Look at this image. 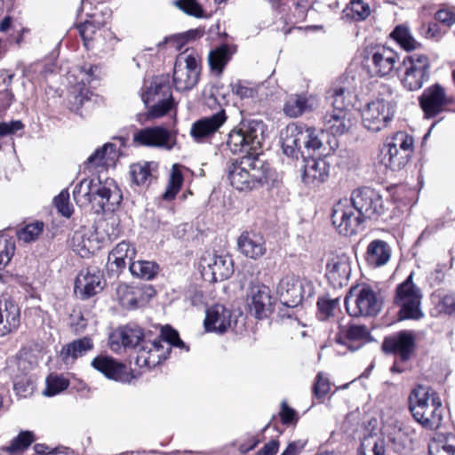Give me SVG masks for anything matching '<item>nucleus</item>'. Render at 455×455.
<instances>
[{
	"instance_id": "nucleus-1",
	"label": "nucleus",
	"mask_w": 455,
	"mask_h": 455,
	"mask_svg": "<svg viewBox=\"0 0 455 455\" xmlns=\"http://www.w3.org/2000/svg\"><path fill=\"white\" fill-rule=\"evenodd\" d=\"M264 129L262 121L247 120L228 134L227 148L233 154L247 153L231 161L227 168L230 185L238 191H251L267 182L269 165L257 152L261 146Z\"/></svg>"
},
{
	"instance_id": "nucleus-2",
	"label": "nucleus",
	"mask_w": 455,
	"mask_h": 455,
	"mask_svg": "<svg viewBox=\"0 0 455 455\" xmlns=\"http://www.w3.org/2000/svg\"><path fill=\"white\" fill-rule=\"evenodd\" d=\"M409 408L413 419L424 428L436 430L441 427L444 408L431 388L421 385L415 387L409 396Z\"/></svg>"
},
{
	"instance_id": "nucleus-3",
	"label": "nucleus",
	"mask_w": 455,
	"mask_h": 455,
	"mask_svg": "<svg viewBox=\"0 0 455 455\" xmlns=\"http://www.w3.org/2000/svg\"><path fill=\"white\" fill-rule=\"evenodd\" d=\"M141 99L148 109V119L165 116L174 107L169 76L162 75L154 77L149 85H146Z\"/></svg>"
},
{
	"instance_id": "nucleus-4",
	"label": "nucleus",
	"mask_w": 455,
	"mask_h": 455,
	"mask_svg": "<svg viewBox=\"0 0 455 455\" xmlns=\"http://www.w3.org/2000/svg\"><path fill=\"white\" fill-rule=\"evenodd\" d=\"M73 196L77 202L91 203L100 199L99 205L102 209L114 210L118 205L122 196L113 180H107L102 184L100 180L95 182L92 179L82 180L74 188Z\"/></svg>"
},
{
	"instance_id": "nucleus-5",
	"label": "nucleus",
	"mask_w": 455,
	"mask_h": 455,
	"mask_svg": "<svg viewBox=\"0 0 455 455\" xmlns=\"http://www.w3.org/2000/svg\"><path fill=\"white\" fill-rule=\"evenodd\" d=\"M413 273L396 286L394 303L399 307V318L402 320H419L424 317L421 309L422 291L413 283Z\"/></svg>"
},
{
	"instance_id": "nucleus-6",
	"label": "nucleus",
	"mask_w": 455,
	"mask_h": 455,
	"mask_svg": "<svg viewBox=\"0 0 455 455\" xmlns=\"http://www.w3.org/2000/svg\"><path fill=\"white\" fill-rule=\"evenodd\" d=\"M413 137L404 132L388 138L382 149L385 165L394 172L403 169L413 153Z\"/></svg>"
},
{
	"instance_id": "nucleus-7",
	"label": "nucleus",
	"mask_w": 455,
	"mask_h": 455,
	"mask_svg": "<svg viewBox=\"0 0 455 455\" xmlns=\"http://www.w3.org/2000/svg\"><path fill=\"white\" fill-rule=\"evenodd\" d=\"M344 302L347 313L354 317L374 316L382 305L373 289L365 284L351 288Z\"/></svg>"
},
{
	"instance_id": "nucleus-8",
	"label": "nucleus",
	"mask_w": 455,
	"mask_h": 455,
	"mask_svg": "<svg viewBox=\"0 0 455 455\" xmlns=\"http://www.w3.org/2000/svg\"><path fill=\"white\" fill-rule=\"evenodd\" d=\"M403 86L411 92L422 88L430 78V60L425 54L412 53L403 59Z\"/></svg>"
},
{
	"instance_id": "nucleus-9",
	"label": "nucleus",
	"mask_w": 455,
	"mask_h": 455,
	"mask_svg": "<svg viewBox=\"0 0 455 455\" xmlns=\"http://www.w3.org/2000/svg\"><path fill=\"white\" fill-rule=\"evenodd\" d=\"M331 220L340 235L349 236L359 232L365 220L356 212L350 200L344 198L333 205Z\"/></svg>"
},
{
	"instance_id": "nucleus-10",
	"label": "nucleus",
	"mask_w": 455,
	"mask_h": 455,
	"mask_svg": "<svg viewBox=\"0 0 455 455\" xmlns=\"http://www.w3.org/2000/svg\"><path fill=\"white\" fill-rule=\"evenodd\" d=\"M199 60L193 55L180 54L177 57L173 68V84L179 92L193 89L199 80Z\"/></svg>"
},
{
	"instance_id": "nucleus-11",
	"label": "nucleus",
	"mask_w": 455,
	"mask_h": 455,
	"mask_svg": "<svg viewBox=\"0 0 455 455\" xmlns=\"http://www.w3.org/2000/svg\"><path fill=\"white\" fill-rule=\"evenodd\" d=\"M349 200L364 220L378 219L385 212L384 202L380 194L368 187L354 190Z\"/></svg>"
},
{
	"instance_id": "nucleus-12",
	"label": "nucleus",
	"mask_w": 455,
	"mask_h": 455,
	"mask_svg": "<svg viewBox=\"0 0 455 455\" xmlns=\"http://www.w3.org/2000/svg\"><path fill=\"white\" fill-rule=\"evenodd\" d=\"M394 111L389 102L377 99L369 102L362 113L363 125L369 131L376 132L385 128L392 120Z\"/></svg>"
},
{
	"instance_id": "nucleus-13",
	"label": "nucleus",
	"mask_w": 455,
	"mask_h": 455,
	"mask_svg": "<svg viewBox=\"0 0 455 455\" xmlns=\"http://www.w3.org/2000/svg\"><path fill=\"white\" fill-rule=\"evenodd\" d=\"M149 334L136 323H128L119 327L109 339L110 347L118 351L121 347L139 350L149 339Z\"/></svg>"
},
{
	"instance_id": "nucleus-14",
	"label": "nucleus",
	"mask_w": 455,
	"mask_h": 455,
	"mask_svg": "<svg viewBox=\"0 0 455 455\" xmlns=\"http://www.w3.org/2000/svg\"><path fill=\"white\" fill-rule=\"evenodd\" d=\"M416 347V336L411 331L403 330L385 337L382 350L394 354L402 362L411 359Z\"/></svg>"
},
{
	"instance_id": "nucleus-15",
	"label": "nucleus",
	"mask_w": 455,
	"mask_h": 455,
	"mask_svg": "<svg viewBox=\"0 0 455 455\" xmlns=\"http://www.w3.org/2000/svg\"><path fill=\"white\" fill-rule=\"evenodd\" d=\"M200 267L204 278L213 283L229 278L234 272L233 260L228 255H204L201 258Z\"/></svg>"
},
{
	"instance_id": "nucleus-16",
	"label": "nucleus",
	"mask_w": 455,
	"mask_h": 455,
	"mask_svg": "<svg viewBox=\"0 0 455 455\" xmlns=\"http://www.w3.org/2000/svg\"><path fill=\"white\" fill-rule=\"evenodd\" d=\"M134 141L142 146L171 150L176 144V135L163 126L148 127L134 134Z\"/></svg>"
},
{
	"instance_id": "nucleus-17",
	"label": "nucleus",
	"mask_w": 455,
	"mask_h": 455,
	"mask_svg": "<svg viewBox=\"0 0 455 455\" xmlns=\"http://www.w3.org/2000/svg\"><path fill=\"white\" fill-rule=\"evenodd\" d=\"M227 115L224 109L209 116H204L194 122L190 128V135L197 143H204L225 124Z\"/></svg>"
},
{
	"instance_id": "nucleus-18",
	"label": "nucleus",
	"mask_w": 455,
	"mask_h": 455,
	"mask_svg": "<svg viewBox=\"0 0 455 455\" xmlns=\"http://www.w3.org/2000/svg\"><path fill=\"white\" fill-rule=\"evenodd\" d=\"M325 275L333 288L347 285L351 275L349 257L346 254L331 255L326 264Z\"/></svg>"
},
{
	"instance_id": "nucleus-19",
	"label": "nucleus",
	"mask_w": 455,
	"mask_h": 455,
	"mask_svg": "<svg viewBox=\"0 0 455 455\" xmlns=\"http://www.w3.org/2000/svg\"><path fill=\"white\" fill-rule=\"evenodd\" d=\"M419 104L427 117H434L451 103L444 88L439 84L427 88L419 98Z\"/></svg>"
},
{
	"instance_id": "nucleus-20",
	"label": "nucleus",
	"mask_w": 455,
	"mask_h": 455,
	"mask_svg": "<svg viewBox=\"0 0 455 455\" xmlns=\"http://www.w3.org/2000/svg\"><path fill=\"white\" fill-rule=\"evenodd\" d=\"M303 283L294 275H286L277 284L276 293L286 307H296L303 299Z\"/></svg>"
},
{
	"instance_id": "nucleus-21",
	"label": "nucleus",
	"mask_w": 455,
	"mask_h": 455,
	"mask_svg": "<svg viewBox=\"0 0 455 455\" xmlns=\"http://www.w3.org/2000/svg\"><path fill=\"white\" fill-rule=\"evenodd\" d=\"M102 289V275L96 267L84 268L77 275L75 293L81 299H88Z\"/></svg>"
},
{
	"instance_id": "nucleus-22",
	"label": "nucleus",
	"mask_w": 455,
	"mask_h": 455,
	"mask_svg": "<svg viewBox=\"0 0 455 455\" xmlns=\"http://www.w3.org/2000/svg\"><path fill=\"white\" fill-rule=\"evenodd\" d=\"M20 324V308L8 295L0 296V337L15 331Z\"/></svg>"
},
{
	"instance_id": "nucleus-23",
	"label": "nucleus",
	"mask_w": 455,
	"mask_h": 455,
	"mask_svg": "<svg viewBox=\"0 0 455 455\" xmlns=\"http://www.w3.org/2000/svg\"><path fill=\"white\" fill-rule=\"evenodd\" d=\"M137 352L136 364L140 368L148 369L156 367L165 360L168 353L161 339H152L151 338Z\"/></svg>"
},
{
	"instance_id": "nucleus-24",
	"label": "nucleus",
	"mask_w": 455,
	"mask_h": 455,
	"mask_svg": "<svg viewBox=\"0 0 455 455\" xmlns=\"http://www.w3.org/2000/svg\"><path fill=\"white\" fill-rule=\"evenodd\" d=\"M304 133V126L290 124L282 132V148L283 153L289 157L298 158L303 156L302 147L307 138Z\"/></svg>"
},
{
	"instance_id": "nucleus-25",
	"label": "nucleus",
	"mask_w": 455,
	"mask_h": 455,
	"mask_svg": "<svg viewBox=\"0 0 455 455\" xmlns=\"http://www.w3.org/2000/svg\"><path fill=\"white\" fill-rule=\"evenodd\" d=\"M237 246L243 255L251 259L263 257L267 251L264 236L253 231L243 232L237 239Z\"/></svg>"
},
{
	"instance_id": "nucleus-26",
	"label": "nucleus",
	"mask_w": 455,
	"mask_h": 455,
	"mask_svg": "<svg viewBox=\"0 0 455 455\" xmlns=\"http://www.w3.org/2000/svg\"><path fill=\"white\" fill-rule=\"evenodd\" d=\"M232 313L224 306L217 304L206 310L204 328L207 331L224 333L232 327Z\"/></svg>"
},
{
	"instance_id": "nucleus-27",
	"label": "nucleus",
	"mask_w": 455,
	"mask_h": 455,
	"mask_svg": "<svg viewBox=\"0 0 455 455\" xmlns=\"http://www.w3.org/2000/svg\"><path fill=\"white\" fill-rule=\"evenodd\" d=\"M371 339L368 328L364 325L351 324L340 327L336 337L337 343L347 347L351 351L359 349L362 345Z\"/></svg>"
},
{
	"instance_id": "nucleus-28",
	"label": "nucleus",
	"mask_w": 455,
	"mask_h": 455,
	"mask_svg": "<svg viewBox=\"0 0 455 455\" xmlns=\"http://www.w3.org/2000/svg\"><path fill=\"white\" fill-rule=\"evenodd\" d=\"M330 164L323 158L305 160L302 174L303 182L308 187H318L328 180Z\"/></svg>"
},
{
	"instance_id": "nucleus-29",
	"label": "nucleus",
	"mask_w": 455,
	"mask_h": 455,
	"mask_svg": "<svg viewBox=\"0 0 455 455\" xmlns=\"http://www.w3.org/2000/svg\"><path fill=\"white\" fill-rule=\"evenodd\" d=\"M398 60V54L392 49L378 47L371 55L370 68L376 76H384L395 69Z\"/></svg>"
},
{
	"instance_id": "nucleus-30",
	"label": "nucleus",
	"mask_w": 455,
	"mask_h": 455,
	"mask_svg": "<svg viewBox=\"0 0 455 455\" xmlns=\"http://www.w3.org/2000/svg\"><path fill=\"white\" fill-rule=\"evenodd\" d=\"M269 288L265 285L254 286L251 290L250 311L258 319L267 318L273 311Z\"/></svg>"
},
{
	"instance_id": "nucleus-31",
	"label": "nucleus",
	"mask_w": 455,
	"mask_h": 455,
	"mask_svg": "<svg viewBox=\"0 0 455 455\" xmlns=\"http://www.w3.org/2000/svg\"><path fill=\"white\" fill-rule=\"evenodd\" d=\"M317 105L318 100L312 94H291L287 97L283 110L287 116L296 118L312 111Z\"/></svg>"
},
{
	"instance_id": "nucleus-32",
	"label": "nucleus",
	"mask_w": 455,
	"mask_h": 455,
	"mask_svg": "<svg viewBox=\"0 0 455 455\" xmlns=\"http://www.w3.org/2000/svg\"><path fill=\"white\" fill-rule=\"evenodd\" d=\"M117 299L126 309H136L145 303L143 290L139 286L121 283L116 288Z\"/></svg>"
},
{
	"instance_id": "nucleus-33",
	"label": "nucleus",
	"mask_w": 455,
	"mask_h": 455,
	"mask_svg": "<svg viewBox=\"0 0 455 455\" xmlns=\"http://www.w3.org/2000/svg\"><path fill=\"white\" fill-rule=\"evenodd\" d=\"M391 257V248L383 240L371 241L366 251L365 259L369 266L379 267L386 265Z\"/></svg>"
},
{
	"instance_id": "nucleus-34",
	"label": "nucleus",
	"mask_w": 455,
	"mask_h": 455,
	"mask_svg": "<svg viewBox=\"0 0 455 455\" xmlns=\"http://www.w3.org/2000/svg\"><path fill=\"white\" fill-rule=\"evenodd\" d=\"M92 366L104 374L108 379L122 380L125 372V366L117 363L109 356H97L92 361Z\"/></svg>"
},
{
	"instance_id": "nucleus-35",
	"label": "nucleus",
	"mask_w": 455,
	"mask_h": 455,
	"mask_svg": "<svg viewBox=\"0 0 455 455\" xmlns=\"http://www.w3.org/2000/svg\"><path fill=\"white\" fill-rule=\"evenodd\" d=\"M323 123L324 129L334 136L345 134L350 127V120L347 117L345 111L327 112L323 118Z\"/></svg>"
},
{
	"instance_id": "nucleus-36",
	"label": "nucleus",
	"mask_w": 455,
	"mask_h": 455,
	"mask_svg": "<svg viewBox=\"0 0 455 455\" xmlns=\"http://www.w3.org/2000/svg\"><path fill=\"white\" fill-rule=\"evenodd\" d=\"M70 246L81 257H87L95 250L94 241L91 238L90 231L84 228L76 230L70 238Z\"/></svg>"
},
{
	"instance_id": "nucleus-37",
	"label": "nucleus",
	"mask_w": 455,
	"mask_h": 455,
	"mask_svg": "<svg viewBox=\"0 0 455 455\" xmlns=\"http://www.w3.org/2000/svg\"><path fill=\"white\" fill-rule=\"evenodd\" d=\"M415 437V430L411 426L405 425L393 429L388 435V440L395 451H402L412 444Z\"/></svg>"
},
{
	"instance_id": "nucleus-38",
	"label": "nucleus",
	"mask_w": 455,
	"mask_h": 455,
	"mask_svg": "<svg viewBox=\"0 0 455 455\" xmlns=\"http://www.w3.org/2000/svg\"><path fill=\"white\" fill-rule=\"evenodd\" d=\"M93 344L90 338L84 337L82 339H76L61 349V356L66 363L69 360L72 362L78 357L83 356L88 351L92 349Z\"/></svg>"
},
{
	"instance_id": "nucleus-39",
	"label": "nucleus",
	"mask_w": 455,
	"mask_h": 455,
	"mask_svg": "<svg viewBox=\"0 0 455 455\" xmlns=\"http://www.w3.org/2000/svg\"><path fill=\"white\" fill-rule=\"evenodd\" d=\"M328 98L331 100L333 110L345 111L352 106L353 95L344 86H335L328 92Z\"/></svg>"
},
{
	"instance_id": "nucleus-40",
	"label": "nucleus",
	"mask_w": 455,
	"mask_h": 455,
	"mask_svg": "<svg viewBox=\"0 0 455 455\" xmlns=\"http://www.w3.org/2000/svg\"><path fill=\"white\" fill-rule=\"evenodd\" d=\"M129 269L133 276L151 280L159 271V266L155 261L137 260L131 262Z\"/></svg>"
},
{
	"instance_id": "nucleus-41",
	"label": "nucleus",
	"mask_w": 455,
	"mask_h": 455,
	"mask_svg": "<svg viewBox=\"0 0 455 455\" xmlns=\"http://www.w3.org/2000/svg\"><path fill=\"white\" fill-rule=\"evenodd\" d=\"M116 156V146L106 143L88 157L87 163L93 166L108 165V161H114Z\"/></svg>"
},
{
	"instance_id": "nucleus-42",
	"label": "nucleus",
	"mask_w": 455,
	"mask_h": 455,
	"mask_svg": "<svg viewBox=\"0 0 455 455\" xmlns=\"http://www.w3.org/2000/svg\"><path fill=\"white\" fill-rule=\"evenodd\" d=\"M230 57L229 48L226 44L212 50L208 56L211 69L216 72L217 75H220L225 66L229 61Z\"/></svg>"
},
{
	"instance_id": "nucleus-43",
	"label": "nucleus",
	"mask_w": 455,
	"mask_h": 455,
	"mask_svg": "<svg viewBox=\"0 0 455 455\" xmlns=\"http://www.w3.org/2000/svg\"><path fill=\"white\" fill-rule=\"evenodd\" d=\"M34 440L33 432L22 431L11 441L8 446L4 447L3 451L11 455L21 453L30 446Z\"/></svg>"
},
{
	"instance_id": "nucleus-44",
	"label": "nucleus",
	"mask_w": 455,
	"mask_h": 455,
	"mask_svg": "<svg viewBox=\"0 0 455 455\" xmlns=\"http://www.w3.org/2000/svg\"><path fill=\"white\" fill-rule=\"evenodd\" d=\"M359 455H385V442L379 436L365 437L362 443Z\"/></svg>"
},
{
	"instance_id": "nucleus-45",
	"label": "nucleus",
	"mask_w": 455,
	"mask_h": 455,
	"mask_svg": "<svg viewBox=\"0 0 455 455\" xmlns=\"http://www.w3.org/2000/svg\"><path fill=\"white\" fill-rule=\"evenodd\" d=\"M132 180L136 185H145L152 179L149 163H138L130 166Z\"/></svg>"
},
{
	"instance_id": "nucleus-46",
	"label": "nucleus",
	"mask_w": 455,
	"mask_h": 455,
	"mask_svg": "<svg viewBox=\"0 0 455 455\" xmlns=\"http://www.w3.org/2000/svg\"><path fill=\"white\" fill-rule=\"evenodd\" d=\"M69 385L68 380L59 374H50L46 379V387L43 394L45 396H53L67 389Z\"/></svg>"
},
{
	"instance_id": "nucleus-47",
	"label": "nucleus",
	"mask_w": 455,
	"mask_h": 455,
	"mask_svg": "<svg viewBox=\"0 0 455 455\" xmlns=\"http://www.w3.org/2000/svg\"><path fill=\"white\" fill-rule=\"evenodd\" d=\"M391 36L406 51L414 50L419 45L409 29L405 27L397 26L391 33Z\"/></svg>"
},
{
	"instance_id": "nucleus-48",
	"label": "nucleus",
	"mask_w": 455,
	"mask_h": 455,
	"mask_svg": "<svg viewBox=\"0 0 455 455\" xmlns=\"http://www.w3.org/2000/svg\"><path fill=\"white\" fill-rule=\"evenodd\" d=\"M183 182V176L181 172L173 165L170 176L169 185L166 191L163 195V199L166 201L172 200L179 192Z\"/></svg>"
},
{
	"instance_id": "nucleus-49",
	"label": "nucleus",
	"mask_w": 455,
	"mask_h": 455,
	"mask_svg": "<svg viewBox=\"0 0 455 455\" xmlns=\"http://www.w3.org/2000/svg\"><path fill=\"white\" fill-rule=\"evenodd\" d=\"M101 25L100 21L95 20H85L84 23L77 25L78 32L86 48L90 47L91 41L94 39V36Z\"/></svg>"
},
{
	"instance_id": "nucleus-50",
	"label": "nucleus",
	"mask_w": 455,
	"mask_h": 455,
	"mask_svg": "<svg viewBox=\"0 0 455 455\" xmlns=\"http://www.w3.org/2000/svg\"><path fill=\"white\" fill-rule=\"evenodd\" d=\"M203 31L200 29H191L183 35L173 36L166 37L163 42L159 43V46L167 43H172L177 50H180L184 43L189 40H195L200 38L203 36Z\"/></svg>"
},
{
	"instance_id": "nucleus-51",
	"label": "nucleus",
	"mask_w": 455,
	"mask_h": 455,
	"mask_svg": "<svg viewBox=\"0 0 455 455\" xmlns=\"http://www.w3.org/2000/svg\"><path fill=\"white\" fill-rule=\"evenodd\" d=\"M304 133L307 136L304 140V148L307 150L316 151L323 146V140L320 135L323 136V132H318L316 129L312 127L304 126Z\"/></svg>"
},
{
	"instance_id": "nucleus-52",
	"label": "nucleus",
	"mask_w": 455,
	"mask_h": 455,
	"mask_svg": "<svg viewBox=\"0 0 455 455\" xmlns=\"http://www.w3.org/2000/svg\"><path fill=\"white\" fill-rule=\"evenodd\" d=\"M162 344L166 343L164 347L168 352L171 350V346L178 347H186L184 342L180 339L178 331L171 328L170 326L163 327L161 330Z\"/></svg>"
},
{
	"instance_id": "nucleus-53",
	"label": "nucleus",
	"mask_w": 455,
	"mask_h": 455,
	"mask_svg": "<svg viewBox=\"0 0 455 455\" xmlns=\"http://www.w3.org/2000/svg\"><path fill=\"white\" fill-rule=\"evenodd\" d=\"M13 388L17 395L26 397L31 395L35 389L34 381L27 375L16 376L13 380Z\"/></svg>"
},
{
	"instance_id": "nucleus-54",
	"label": "nucleus",
	"mask_w": 455,
	"mask_h": 455,
	"mask_svg": "<svg viewBox=\"0 0 455 455\" xmlns=\"http://www.w3.org/2000/svg\"><path fill=\"white\" fill-rule=\"evenodd\" d=\"M43 229L44 223L41 221L28 224L18 233L19 239L26 243L32 242L38 237Z\"/></svg>"
},
{
	"instance_id": "nucleus-55",
	"label": "nucleus",
	"mask_w": 455,
	"mask_h": 455,
	"mask_svg": "<svg viewBox=\"0 0 455 455\" xmlns=\"http://www.w3.org/2000/svg\"><path fill=\"white\" fill-rule=\"evenodd\" d=\"M58 212L64 217L69 218L73 213V207L69 204V193L62 190L53 200Z\"/></svg>"
},
{
	"instance_id": "nucleus-56",
	"label": "nucleus",
	"mask_w": 455,
	"mask_h": 455,
	"mask_svg": "<svg viewBox=\"0 0 455 455\" xmlns=\"http://www.w3.org/2000/svg\"><path fill=\"white\" fill-rule=\"evenodd\" d=\"M15 245L11 240L0 236V270L4 268L14 254Z\"/></svg>"
},
{
	"instance_id": "nucleus-57",
	"label": "nucleus",
	"mask_w": 455,
	"mask_h": 455,
	"mask_svg": "<svg viewBox=\"0 0 455 455\" xmlns=\"http://www.w3.org/2000/svg\"><path fill=\"white\" fill-rule=\"evenodd\" d=\"M349 10L353 19L356 20H363L371 14L370 5L363 0H351Z\"/></svg>"
},
{
	"instance_id": "nucleus-58",
	"label": "nucleus",
	"mask_w": 455,
	"mask_h": 455,
	"mask_svg": "<svg viewBox=\"0 0 455 455\" xmlns=\"http://www.w3.org/2000/svg\"><path fill=\"white\" fill-rule=\"evenodd\" d=\"M114 256H117L131 264L136 255L135 248L128 242L123 241L119 243L111 251Z\"/></svg>"
},
{
	"instance_id": "nucleus-59",
	"label": "nucleus",
	"mask_w": 455,
	"mask_h": 455,
	"mask_svg": "<svg viewBox=\"0 0 455 455\" xmlns=\"http://www.w3.org/2000/svg\"><path fill=\"white\" fill-rule=\"evenodd\" d=\"M175 5L188 15L201 17L203 14V10L196 0H177Z\"/></svg>"
},
{
	"instance_id": "nucleus-60",
	"label": "nucleus",
	"mask_w": 455,
	"mask_h": 455,
	"mask_svg": "<svg viewBox=\"0 0 455 455\" xmlns=\"http://www.w3.org/2000/svg\"><path fill=\"white\" fill-rule=\"evenodd\" d=\"M428 450L430 455H455V447L435 440L429 443Z\"/></svg>"
},
{
	"instance_id": "nucleus-61",
	"label": "nucleus",
	"mask_w": 455,
	"mask_h": 455,
	"mask_svg": "<svg viewBox=\"0 0 455 455\" xmlns=\"http://www.w3.org/2000/svg\"><path fill=\"white\" fill-rule=\"evenodd\" d=\"M330 391L329 379L323 373L319 372L316 376V381L314 386L315 395L318 398L323 397Z\"/></svg>"
},
{
	"instance_id": "nucleus-62",
	"label": "nucleus",
	"mask_w": 455,
	"mask_h": 455,
	"mask_svg": "<svg viewBox=\"0 0 455 455\" xmlns=\"http://www.w3.org/2000/svg\"><path fill=\"white\" fill-rule=\"evenodd\" d=\"M339 299H319L317 301V307L320 314L323 315V318L329 317L333 310L338 307Z\"/></svg>"
},
{
	"instance_id": "nucleus-63",
	"label": "nucleus",
	"mask_w": 455,
	"mask_h": 455,
	"mask_svg": "<svg viewBox=\"0 0 455 455\" xmlns=\"http://www.w3.org/2000/svg\"><path fill=\"white\" fill-rule=\"evenodd\" d=\"M127 264L129 263L121 259L120 256H114L111 252H109L107 262V267L108 271H111L115 274H119L125 268Z\"/></svg>"
},
{
	"instance_id": "nucleus-64",
	"label": "nucleus",
	"mask_w": 455,
	"mask_h": 455,
	"mask_svg": "<svg viewBox=\"0 0 455 455\" xmlns=\"http://www.w3.org/2000/svg\"><path fill=\"white\" fill-rule=\"evenodd\" d=\"M441 312L447 315H455V298L453 295L447 294L443 296L438 303Z\"/></svg>"
}]
</instances>
